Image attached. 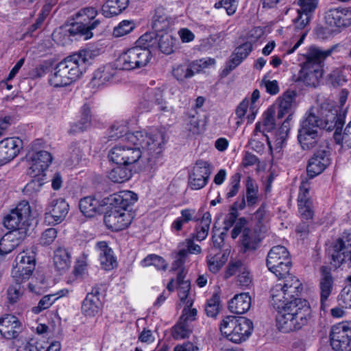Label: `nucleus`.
Instances as JSON below:
<instances>
[{
    "instance_id": "obj_2",
    "label": "nucleus",
    "mask_w": 351,
    "mask_h": 351,
    "mask_svg": "<svg viewBox=\"0 0 351 351\" xmlns=\"http://www.w3.org/2000/svg\"><path fill=\"white\" fill-rule=\"evenodd\" d=\"M138 200L137 195L131 191H121L104 198L108 210L104 215V223L108 229L120 231L131 223L132 214L128 208Z\"/></svg>"
},
{
    "instance_id": "obj_39",
    "label": "nucleus",
    "mask_w": 351,
    "mask_h": 351,
    "mask_svg": "<svg viewBox=\"0 0 351 351\" xmlns=\"http://www.w3.org/2000/svg\"><path fill=\"white\" fill-rule=\"evenodd\" d=\"M80 119L73 127L74 132H82L89 128L92 125L93 115L91 113L90 107L85 104L81 108Z\"/></svg>"
},
{
    "instance_id": "obj_5",
    "label": "nucleus",
    "mask_w": 351,
    "mask_h": 351,
    "mask_svg": "<svg viewBox=\"0 0 351 351\" xmlns=\"http://www.w3.org/2000/svg\"><path fill=\"white\" fill-rule=\"evenodd\" d=\"M98 12L93 7L82 8L75 14V22L73 23L68 28L61 29L53 34V39L57 40L59 34H68L69 36H77L87 40L93 37V31L101 23L99 19H96Z\"/></svg>"
},
{
    "instance_id": "obj_13",
    "label": "nucleus",
    "mask_w": 351,
    "mask_h": 351,
    "mask_svg": "<svg viewBox=\"0 0 351 351\" xmlns=\"http://www.w3.org/2000/svg\"><path fill=\"white\" fill-rule=\"evenodd\" d=\"M151 59L150 50L134 47L118 57L117 66L122 70L130 71L145 66Z\"/></svg>"
},
{
    "instance_id": "obj_52",
    "label": "nucleus",
    "mask_w": 351,
    "mask_h": 351,
    "mask_svg": "<svg viewBox=\"0 0 351 351\" xmlns=\"http://www.w3.org/2000/svg\"><path fill=\"white\" fill-rule=\"evenodd\" d=\"M135 27L133 21L123 20L113 29V36L119 38L130 33Z\"/></svg>"
},
{
    "instance_id": "obj_4",
    "label": "nucleus",
    "mask_w": 351,
    "mask_h": 351,
    "mask_svg": "<svg viewBox=\"0 0 351 351\" xmlns=\"http://www.w3.org/2000/svg\"><path fill=\"white\" fill-rule=\"evenodd\" d=\"M312 317L308 302L296 298L276 315V326L284 333L298 331L306 326Z\"/></svg>"
},
{
    "instance_id": "obj_50",
    "label": "nucleus",
    "mask_w": 351,
    "mask_h": 351,
    "mask_svg": "<svg viewBox=\"0 0 351 351\" xmlns=\"http://www.w3.org/2000/svg\"><path fill=\"white\" fill-rule=\"evenodd\" d=\"M334 138L337 144L343 147L351 148V121L346 127L343 134L335 132Z\"/></svg>"
},
{
    "instance_id": "obj_61",
    "label": "nucleus",
    "mask_w": 351,
    "mask_h": 351,
    "mask_svg": "<svg viewBox=\"0 0 351 351\" xmlns=\"http://www.w3.org/2000/svg\"><path fill=\"white\" fill-rule=\"evenodd\" d=\"M337 299L344 307L351 308V282L343 288Z\"/></svg>"
},
{
    "instance_id": "obj_49",
    "label": "nucleus",
    "mask_w": 351,
    "mask_h": 351,
    "mask_svg": "<svg viewBox=\"0 0 351 351\" xmlns=\"http://www.w3.org/2000/svg\"><path fill=\"white\" fill-rule=\"evenodd\" d=\"M205 311L208 317H217L219 313V295L218 293H215L213 296L207 300Z\"/></svg>"
},
{
    "instance_id": "obj_16",
    "label": "nucleus",
    "mask_w": 351,
    "mask_h": 351,
    "mask_svg": "<svg viewBox=\"0 0 351 351\" xmlns=\"http://www.w3.org/2000/svg\"><path fill=\"white\" fill-rule=\"evenodd\" d=\"M330 343L335 351H351V324L334 325L330 332Z\"/></svg>"
},
{
    "instance_id": "obj_7",
    "label": "nucleus",
    "mask_w": 351,
    "mask_h": 351,
    "mask_svg": "<svg viewBox=\"0 0 351 351\" xmlns=\"http://www.w3.org/2000/svg\"><path fill=\"white\" fill-rule=\"evenodd\" d=\"M302 290V283L295 276L286 277L285 283L276 284L271 289V303L278 313L288 304L298 298Z\"/></svg>"
},
{
    "instance_id": "obj_26",
    "label": "nucleus",
    "mask_w": 351,
    "mask_h": 351,
    "mask_svg": "<svg viewBox=\"0 0 351 351\" xmlns=\"http://www.w3.org/2000/svg\"><path fill=\"white\" fill-rule=\"evenodd\" d=\"M319 0H298V4L300 9L298 10V16L294 20L295 27L298 29H303L309 22L311 14L318 5Z\"/></svg>"
},
{
    "instance_id": "obj_30",
    "label": "nucleus",
    "mask_w": 351,
    "mask_h": 351,
    "mask_svg": "<svg viewBox=\"0 0 351 351\" xmlns=\"http://www.w3.org/2000/svg\"><path fill=\"white\" fill-rule=\"evenodd\" d=\"M185 277L186 272L183 269L178 272L176 278L178 294L182 304L192 306L193 299L189 295L191 284L189 280H185Z\"/></svg>"
},
{
    "instance_id": "obj_14",
    "label": "nucleus",
    "mask_w": 351,
    "mask_h": 351,
    "mask_svg": "<svg viewBox=\"0 0 351 351\" xmlns=\"http://www.w3.org/2000/svg\"><path fill=\"white\" fill-rule=\"evenodd\" d=\"M267 266L278 278H286L291 267L289 253L286 247L282 245L273 247L267 255Z\"/></svg>"
},
{
    "instance_id": "obj_8",
    "label": "nucleus",
    "mask_w": 351,
    "mask_h": 351,
    "mask_svg": "<svg viewBox=\"0 0 351 351\" xmlns=\"http://www.w3.org/2000/svg\"><path fill=\"white\" fill-rule=\"evenodd\" d=\"M252 330V321L244 317L228 315L221 321V335L235 343L245 341Z\"/></svg>"
},
{
    "instance_id": "obj_37",
    "label": "nucleus",
    "mask_w": 351,
    "mask_h": 351,
    "mask_svg": "<svg viewBox=\"0 0 351 351\" xmlns=\"http://www.w3.org/2000/svg\"><path fill=\"white\" fill-rule=\"evenodd\" d=\"M170 25V20L162 7H158L152 17V27L158 32L167 30Z\"/></svg>"
},
{
    "instance_id": "obj_31",
    "label": "nucleus",
    "mask_w": 351,
    "mask_h": 351,
    "mask_svg": "<svg viewBox=\"0 0 351 351\" xmlns=\"http://www.w3.org/2000/svg\"><path fill=\"white\" fill-rule=\"evenodd\" d=\"M251 302V296L248 293L237 294L229 301L228 309L232 313L243 314L250 308Z\"/></svg>"
},
{
    "instance_id": "obj_36",
    "label": "nucleus",
    "mask_w": 351,
    "mask_h": 351,
    "mask_svg": "<svg viewBox=\"0 0 351 351\" xmlns=\"http://www.w3.org/2000/svg\"><path fill=\"white\" fill-rule=\"evenodd\" d=\"M69 294L68 289H61L59 291L43 296L36 306L32 308V312L38 314L41 311L49 308L57 300Z\"/></svg>"
},
{
    "instance_id": "obj_6",
    "label": "nucleus",
    "mask_w": 351,
    "mask_h": 351,
    "mask_svg": "<svg viewBox=\"0 0 351 351\" xmlns=\"http://www.w3.org/2000/svg\"><path fill=\"white\" fill-rule=\"evenodd\" d=\"M334 48L321 49L311 47L306 55V62L300 72V79L306 86L316 87L323 77V62L331 55Z\"/></svg>"
},
{
    "instance_id": "obj_33",
    "label": "nucleus",
    "mask_w": 351,
    "mask_h": 351,
    "mask_svg": "<svg viewBox=\"0 0 351 351\" xmlns=\"http://www.w3.org/2000/svg\"><path fill=\"white\" fill-rule=\"evenodd\" d=\"M101 302L97 295L88 293L82 304V312L86 317H95L100 311Z\"/></svg>"
},
{
    "instance_id": "obj_19",
    "label": "nucleus",
    "mask_w": 351,
    "mask_h": 351,
    "mask_svg": "<svg viewBox=\"0 0 351 351\" xmlns=\"http://www.w3.org/2000/svg\"><path fill=\"white\" fill-rule=\"evenodd\" d=\"M69 205L63 198L53 199L45 215V221L49 225L60 223L66 218Z\"/></svg>"
},
{
    "instance_id": "obj_51",
    "label": "nucleus",
    "mask_w": 351,
    "mask_h": 351,
    "mask_svg": "<svg viewBox=\"0 0 351 351\" xmlns=\"http://www.w3.org/2000/svg\"><path fill=\"white\" fill-rule=\"evenodd\" d=\"M173 255L174 261L171 265V269L174 271L180 269V271H182L183 269L186 273V271L184 268V265L188 257L187 250L185 249H180L178 252H174Z\"/></svg>"
},
{
    "instance_id": "obj_1",
    "label": "nucleus",
    "mask_w": 351,
    "mask_h": 351,
    "mask_svg": "<svg viewBox=\"0 0 351 351\" xmlns=\"http://www.w3.org/2000/svg\"><path fill=\"white\" fill-rule=\"evenodd\" d=\"M149 137L154 140L149 146H143L132 142L119 143L108 153L110 160L117 165L129 166L137 162L141 158H145L151 164L162 153L166 143L163 132L154 130L149 132Z\"/></svg>"
},
{
    "instance_id": "obj_41",
    "label": "nucleus",
    "mask_w": 351,
    "mask_h": 351,
    "mask_svg": "<svg viewBox=\"0 0 351 351\" xmlns=\"http://www.w3.org/2000/svg\"><path fill=\"white\" fill-rule=\"evenodd\" d=\"M132 170L128 166L120 165L113 168L108 173V178L113 182L122 183L132 178Z\"/></svg>"
},
{
    "instance_id": "obj_43",
    "label": "nucleus",
    "mask_w": 351,
    "mask_h": 351,
    "mask_svg": "<svg viewBox=\"0 0 351 351\" xmlns=\"http://www.w3.org/2000/svg\"><path fill=\"white\" fill-rule=\"evenodd\" d=\"M172 74L180 82H184L186 79L191 78L195 75L191 62L176 65L173 69Z\"/></svg>"
},
{
    "instance_id": "obj_21",
    "label": "nucleus",
    "mask_w": 351,
    "mask_h": 351,
    "mask_svg": "<svg viewBox=\"0 0 351 351\" xmlns=\"http://www.w3.org/2000/svg\"><path fill=\"white\" fill-rule=\"evenodd\" d=\"M296 95L295 91L288 90L284 93L283 95L278 99V110L277 117L282 119L286 114H288V117L282 123V129L287 128L289 121L291 120L292 114L296 108Z\"/></svg>"
},
{
    "instance_id": "obj_64",
    "label": "nucleus",
    "mask_w": 351,
    "mask_h": 351,
    "mask_svg": "<svg viewBox=\"0 0 351 351\" xmlns=\"http://www.w3.org/2000/svg\"><path fill=\"white\" fill-rule=\"evenodd\" d=\"M237 276V282L241 287H248L252 281V276L247 267L244 265Z\"/></svg>"
},
{
    "instance_id": "obj_59",
    "label": "nucleus",
    "mask_w": 351,
    "mask_h": 351,
    "mask_svg": "<svg viewBox=\"0 0 351 351\" xmlns=\"http://www.w3.org/2000/svg\"><path fill=\"white\" fill-rule=\"evenodd\" d=\"M84 146L83 143H73L69 149L71 163L73 165L77 164L84 156Z\"/></svg>"
},
{
    "instance_id": "obj_15",
    "label": "nucleus",
    "mask_w": 351,
    "mask_h": 351,
    "mask_svg": "<svg viewBox=\"0 0 351 351\" xmlns=\"http://www.w3.org/2000/svg\"><path fill=\"white\" fill-rule=\"evenodd\" d=\"M31 208L27 201L20 202L3 220L5 227L12 231L25 230L29 226Z\"/></svg>"
},
{
    "instance_id": "obj_42",
    "label": "nucleus",
    "mask_w": 351,
    "mask_h": 351,
    "mask_svg": "<svg viewBox=\"0 0 351 351\" xmlns=\"http://www.w3.org/2000/svg\"><path fill=\"white\" fill-rule=\"evenodd\" d=\"M260 239L256 233L250 228H245L241 235V243L245 251L254 250L257 248Z\"/></svg>"
},
{
    "instance_id": "obj_12",
    "label": "nucleus",
    "mask_w": 351,
    "mask_h": 351,
    "mask_svg": "<svg viewBox=\"0 0 351 351\" xmlns=\"http://www.w3.org/2000/svg\"><path fill=\"white\" fill-rule=\"evenodd\" d=\"M317 121L313 111H308L300 123L298 132V141L304 150H308L317 144L319 140Z\"/></svg>"
},
{
    "instance_id": "obj_58",
    "label": "nucleus",
    "mask_w": 351,
    "mask_h": 351,
    "mask_svg": "<svg viewBox=\"0 0 351 351\" xmlns=\"http://www.w3.org/2000/svg\"><path fill=\"white\" fill-rule=\"evenodd\" d=\"M298 210L303 219H311L313 215L312 210V201L311 200H298Z\"/></svg>"
},
{
    "instance_id": "obj_60",
    "label": "nucleus",
    "mask_w": 351,
    "mask_h": 351,
    "mask_svg": "<svg viewBox=\"0 0 351 351\" xmlns=\"http://www.w3.org/2000/svg\"><path fill=\"white\" fill-rule=\"evenodd\" d=\"M250 100L247 98L244 99L238 106L236 114L237 117L240 119V121H243V120L245 118L249 122L248 114H250Z\"/></svg>"
},
{
    "instance_id": "obj_56",
    "label": "nucleus",
    "mask_w": 351,
    "mask_h": 351,
    "mask_svg": "<svg viewBox=\"0 0 351 351\" xmlns=\"http://www.w3.org/2000/svg\"><path fill=\"white\" fill-rule=\"evenodd\" d=\"M156 41V35L154 33L147 32L143 34L136 42L135 47H141L149 50V47L153 46Z\"/></svg>"
},
{
    "instance_id": "obj_9",
    "label": "nucleus",
    "mask_w": 351,
    "mask_h": 351,
    "mask_svg": "<svg viewBox=\"0 0 351 351\" xmlns=\"http://www.w3.org/2000/svg\"><path fill=\"white\" fill-rule=\"evenodd\" d=\"M36 249L34 247L26 248L16 256L11 277L14 282H26L33 276L36 269Z\"/></svg>"
},
{
    "instance_id": "obj_25",
    "label": "nucleus",
    "mask_w": 351,
    "mask_h": 351,
    "mask_svg": "<svg viewBox=\"0 0 351 351\" xmlns=\"http://www.w3.org/2000/svg\"><path fill=\"white\" fill-rule=\"evenodd\" d=\"M21 330L19 319L10 314H6L0 318V334L6 339H13L18 337Z\"/></svg>"
},
{
    "instance_id": "obj_47",
    "label": "nucleus",
    "mask_w": 351,
    "mask_h": 351,
    "mask_svg": "<svg viewBox=\"0 0 351 351\" xmlns=\"http://www.w3.org/2000/svg\"><path fill=\"white\" fill-rule=\"evenodd\" d=\"M176 43L177 40L176 38H173L170 34H165L160 36L158 41V47L163 53L171 54L174 51Z\"/></svg>"
},
{
    "instance_id": "obj_54",
    "label": "nucleus",
    "mask_w": 351,
    "mask_h": 351,
    "mask_svg": "<svg viewBox=\"0 0 351 351\" xmlns=\"http://www.w3.org/2000/svg\"><path fill=\"white\" fill-rule=\"evenodd\" d=\"M191 64L192 69L195 74L205 71L206 69L215 66L216 64V61L215 59L210 58H205L193 61Z\"/></svg>"
},
{
    "instance_id": "obj_57",
    "label": "nucleus",
    "mask_w": 351,
    "mask_h": 351,
    "mask_svg": "<svg viewBox=\"0 0 351 351\" xmlns=\"http://www.w3.org/2000/svg\"><path fill=\"white\" fill-rule=\"evenodd\" d=\"M14 285H12L8 289V298L12 303L16 302L23 293V289L21 285L23 282H14Z\"/></svg>"
},
{
    "instance_id": "obj_10",
    "label": "nucleus",
    "mask_w": 351,
    "mask_h": 351,
    "mask_svg": "<svg viewBox=\"0 0 351 351\" xmlns=\"http://www.w3.org/2000/svg\"><path fill=\"white\" fill-rule=\"evenodd\" d=\"M149 133L145 130L129 132L128 123L125 121H117L110 127L108 131V138L110 141L120 139L119 143L132 142L143 146H149L154 141L149 137Z\"/></svg>"
},
{
    "instance_id": "obj_29",
    "label": "nucleus",
    "mask_w": 351,
    "mask_h": 351,
    "mask_svg": "<svg viewBox=\"0 0 351 351\" xmlns=\"http://www.w3.org/2000/svg\"><path fill=\"white\" fill-rule=\"evenodd\" d=\"M145 98L149 99L153 103L158 106V109L164 114H171L173 112V108L167 105L164 99L165 88L162 87L147 88L145 91Z\"/></svg>"
},
{
    "instance_id": "obj_45",
    "label": "nucleus",
    "mask_w": 351,
    "mask_h": 351,
    "mask_svg": "<svg viewBox=\"0 0 351 351\" xmlns=\"http://www.w3.org/2000/svg\"><path fill=\"white\" fill-rule=\"evenodd\" d=\"M275 128L274 110L272 108H268L265 113L263 123L256 124L255 132L271 131Z\"/></svg>"
},
{
    "instance_id": "obj_63",
    "label": "nucleus",
    "mask_w": 351,
    "mask_h": 351,
    "mask_svg": "<svg viewBox=\"0 0 351 351\" xmlns=\"http://www.w3.org/2000/svg\"><path fill=\"white\" fill-rule=\"evenodd\" d=\"M32 181L28 182L23 189V192L27 195H32L34 193L38 192L43 184L40 179L34 178Z\"/></svg>"
},
{
    "instance_id": "obj_32",
    "label": "nucleus",
    "mask_w": 351,
    "mask_h": 351,
    "mask_svg": "<svg viewBox=\"0 0 351 351\" xmlns=\"http://www.w3.org/2000/svg\"><path fill=\"white\" fill-rule=\"evenodd\" d=\"M81 212L88 217H94L97 213L102 211V208L106 204L104 203V199L100 202L94 197L88 196L82 198L80 202Z\"/></svg>"
},
{
    "instance_id": "obj_20",
    "label": "nucleus",
    "mask_w": 351,
    "mask_h": 351,
    "mask_svg": "<svg viewBox=\"0 0 351 351\" xmlns=\"http://www.w3.org/2000/svg\"><path fill=\"white\" fill-rule=\"evenodd\" d=\"M331 159L328 147L318 149L309 159L307 173L312 178L322 173L330 165Z\"/></svg>"
},
{
    "instance_id": "obj_23",
    "label": "nucleus",
    "mask_w": 351,
    "mask_h": 351,
    "mask_svg": "<svg viewBox=\"0 0 351 351\" xmlns=\"http://www.w3.org/2000/svg\"><path fill=\"white\" fill-rule=\"evenodd\" d=\"M53 160L51 154L47 151L36 152L31 156V166L29 174L32 178L45 176V171L48 169Z\"/></svg>"
},
{
    "instance_id": "obj_22",
    "label": "nucleus",
    "mask_w": 351,
    "mask_h": 351,
    "mask_svg": "<svg viewBox=\"0 0 351 351\" xmlns=\"http://www.w3.org/2000/svg\"><path fill=\"white\" fill-rule=\"evenodd\" d=\"M23 147L22 141L17 137L5 138L0 141V166L13 160Z\"/></svg>"
},
{
    "instance_id": "obj_40",
    "label": "nucleus",
    "mask_w": 351,
    "mask_h": 351,
    "mask_svg": "<svg viewBox=\"0 0 351 351\" xmlns=\"http://www.w3.org/2000/svg\"><path fill=\"white\" fill-rule=\"evenodd\" d=\"M16 232L11 231L5 234L0 240V255L10 253L19 244Z\"/></svg>"
},
{
    "instance_id": "obj_18",
    "label": "nucleus",
    "mask_w": 351,
    "mask_h": 351,
    "mask_svg": "<svg viewBox=\"0 0 351 351\" xmlns=\"http://www.w3.org/2000/svg\"><path fill=\"white\" fill-rule=\"evenodd\" d=\"M211 165L206 161L199 160L192 168L189 176V184L191 189L199 190L207 184L212 172Z\"/></svg>"
},
{
    "instance_id": "obj_44",
    "label": "nucleus",
    "mask_w": 351,
    "mask_h": 351,
    "mask_svg": "<svg viewBox=\"0 0 351 351\" xmlns=\"http://www.w3.org/2000/svg\"><path fill=\"white\" fill-rule=\"evenodd\" d=\"M143 267L154 266L157 270L165 271L167 269L168 263L162 257L156 254H149L142 261Z\"/></svg>"
},
{
    "instance_id": "obj_11",
    "label": "nucleus",
    "mask_w": 351,
    "mask_h": 351,
    "mask_svg": "<svg viewBox=\"0 0 351 351\" xmlns=\"http://www.w3.org/2000/svg\"><path fill=\"white\" fill-rule=\"evenodd\" d=\"M308 111L313 112L318 126L328 131L335 129L338 132L345 122L346 110L339 106H333L328 109L322 108L320 111L316 108H311Z\"/></svg>"
},
{
    "instance_id": "obj_38",
    "label": "nucleus",
    "mask_w": 351,
    "mask_h": 351,
    "mask_svg": "<svg viewBox=\"0 0 351 351\" xmlns=\"http://www.w3.org/2000/svg\"><path fill=\"white\" fill-rule=\"evenodd\" d=\"M71 256L68 251L62 247H59L54 252L53 264L57 271L64 272L66 271L71 265Z\"/></svg>"
},
{
    "instance_id": "obj_28",
    "label": "nucleus",
    "mask_w": 351,
    "mask_h": 351,
    "mask_svg": "<svg viewBox=\"0 0 351 351\" xmlns=\"http://www.w3.org/2000/svg\"><path fill=\"white\" fill-rule=\"evenodd\" d=\"M95 249L98 254L101 265L105 270H111L117 266V259L114 256L113 251L106 241L97 242Z\"/></svg>"
},
{
    "instance_id": "obj_17",
    "label": "nucleus",
    "mask_w": 351,
    "mask_h": 351,
    "mask_svg": "<svg viewBox=\"0 0 351 351\" xmlns=\"http://www.w3.org/2000/svg\"><path fill=\"white\" fill-rule=\"evenodd\" d=\"M121 71L122 69L117 66V60L103 65L94 71L90 84L93 87L100 88L119 82Z\"/></svg>"
},
{
    "instance_id": "obj_24",
    "label": "nucleus",
    "mask_w": 351,
    "mask_h": 351,
    "mask_svg": "<svg viewBox=\"0 0 351 351\" xmlns=\"http://www.w3.org/2000/svg\"><path fill=\"white\" fill-rule=\"evenodd\" d=\"M325 21L331 27L349 26L351 25V12L346 8H330L325 14Z\"/></svg>"
},
{
    "instance_id": "obj_53",
    "label": "nucleus",
    "mask_w": 351,
    "mask_h": 351,
    "mask_svg": "<svg viewBox=\"0 0 351 351\" xmlns=\"http://www.w3.org/2000/svg\"><path fill=\"white\" fill-rule=\"evenodd\" d=\"M245 206V201L244 198H242L241 202L239 203L236 202L233 206L231 207L228 219L224 221V229L227 230L230 227H231L234 223L236 218L238 216V208L243 209Z\"/></svg>"
},
{
    "instance_id": "obj_34",
    "label": "nucleus",
    "mask_w": 351,
    "mask_h": 351,
    "mask_svg": "<svg viewBox=\"0 0 351 351\" xmlns=\"http://www.w3.org/2000/svg\"><path fill=\"white\" fill-rule=\"evenodd\" d=\"M130 0H107L101 8V13L106 18L121 14L127 8Z\"/></svg>"
},
{
    "instance_id": "obj_27",
    "label": "nucleus",
    "mask_w": 351,
    "mask_h": 351,
    "mask_svg": "<svg viewBox=\"0 0 351 351\" xmlns=\"http://www.w3.org/2000/svg\"><path fill=\"white\" fill-rule=\"evenodd\" d=\"M252 50V45L250 42H246L237 47L231 55L230 59L221 75H227L231 71L238 66L248 56Z\"/></svg>"
},
{
    "instance_id": "obj_55",
    "label": "nucleus",
    "mask_w": 351,
    "mask_h": 351,
    "mask_svg": "<svg viewBox=\"0 0 351 351\" xmlns=\"http://www.w3.org/2000/svg\"><path fill=\"white\" fill-rule=\"evenodd\" d=\"M260 98V91L258 89H255L250 97L247 98L250 100V114H248L249 122L252 123L255 119V117L258 113V104H257Z\"/></svg>"
},
{
    "instance_id": "obj_46",
    "label": "nucleus",
    "mask_w": 351,
    "mask_h": 351,
    "mask_svg": "<svg viewBox=\"0 0 351 351\" xmlns=\"http://www.w3.org/2000/svg\"><path fill=\"white\" fill-rule=\"evenodd\" d=\"M246 199L248 205H254L258 200V186L252 178L246 180Z\"/></svg>"
},
{
    "instance_id": "obj_62",
    "label": "nucleus",
    "mask_w": 351,
    "mask_h": 351,
    "mask_svg": "<svg viewBox=\"0 0 351 351\" xmlns=\"http://www.w3.org/2000/svg\"><path fill=\"white\" fill-rule=\"evenodd\" d=\"M57 233L58 232L56 228H47L43 232L39 239L40 244L42 245H49L51 244L57 237Z\"/></svg>"
},
{
    "instance_id": "obj_48",
    "label": "nucleus",
    "mask_w": 351,
    "mask_h": 351,
    "mask_svg": "<svg viewBox=\"0 0 351 351\" xmlns=\"http://www.w3.org/2000/svg\"><path fill=\"white\" fill-rule=\"evenodd\" d=\"M191 332V325L180 319L173 328L172 335L175 339H182L188 337Z\"/></svg>"
},
{
    "instance_id": "obj_35",
    "label": "nucleus",
    "mask_w": 351,
    "mask_h": 351,
    "mask_svg": "<svg viewBox=\"0 0 351 351\" xmlns=\"http://www.w3.org/2000/svg\"><path fill=\"white\" fill-rule=\"evenodd\" d=\"M321 308L325 311L327 307L326 302L332 293L333 288V278L330 274L323 272L319 283Z\"/></svg>"
},
{
    "instance_id": "obj_3",
    "label": "nucleus",
    "mask_w": 351,
    "mask_h": 351,
    "mask_svg": "<svg viewBox=\"0 0 351 351\" xmlns=\"http://www.w3.org/2000/svg\"><path fill=\"white\" fill-rule=\"evenodd\" d=\"M93 57V51L90 49L80 50L69 56L59 62L49 75V84L56 88L71 84L86 71Z\"/></svg>"
}]
</instances>
